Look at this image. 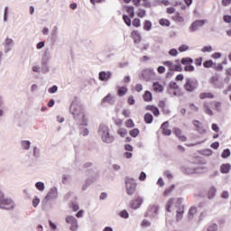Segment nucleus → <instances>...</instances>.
Wrapping results in <instances>:
<instances>
[{
  "label": "nucleus",
  "instance_id": "1",
  "mask_svg": "<svg viewBox=\"0 0 231 231\" xmlns=\"http://www.w3.org/2000/svg\"><path fill=\"white\" fill-rule=\"evenodd\" d=\"M181 203H183V199L181 198L170 199L165 206L167 212H171V208H172V207H175V208H177V221H180V219L183 217V214L185 213V206L181 205Z\"/></svg>",
  "mask_w": 231,
  "mask_h": 231
},
{
  "label": "nucleus",
  "instance_id": "2",
  "mask_svg": "<svg viewBox=\"0 0 231 231\" xmlns=\"http://www.w3.org/2000/svg\"><path fill=\"white\" fill-rule=\"evenodd\" d=\"M212 106L215 107V111L221 113V102L219 101H205L203 103V111L208 116H214Z\"/></svg>",
  "mask_w": 231,
  "mask_h": 231
},
{
  "label": "nucleus",
  "instance_id": "3",
  "mask_svg": "<svg viewBox=\"0 0 231 231\" xmlns=\"http://www.w3.org/2000/svg\"><path fill=\"white\" fill-rule=\"evenodd\" d=\"M98 133L106 143H112L115 137L109 134V127L106 125H100Z\"/></svg>",
  "mask_w": 231,
  "mask_h": 231
},
{
  "label": "nucleus",
  "instance_id": "4",
  "mask_svg": "<svg viewBox=\"0 0 231 231\" xmlns=\"http://www.w3.org/2000/svg\"><path fill=\"white\" fill-rule=\"evenodd\" d=\"M0 208L4 210H12L15 208V203L12 199L5 198V194L0 190Z\"/></svg>",
  "mask_w": 231,
  "mask_h": 231
},
{
  "label": "nucleus",
  "instance_id": "5",
  "mask_svg": "<svg viewBox=\"0 0 231 231\" xmlns=\"http://www.w3.org/2000/svg\"><path fill=\"white\" fill-rule=\"evenodd\" d=\"M163 66L168 67L169 71H183V68L181 67V62L180 60H176L174 61L166 60L162 62Z\"/></svg>",
  "mask_w": 231,
  "mask_h": 231
},
{
  "label": "nucleus",
  "instance_id": "6",
  "mask_svg": "<svg viewBox=\"0 0 231 231\" xmlns=\"http://www.w3.org/2000/svg\"><path fill=\"white\" fill-rule=\"evenodd\" d=\"M183 88L188 93H192L198 88V80L187 78Z\"/></svg>",
  "mask_w": 231,
  "mask_h": 231
},
{
  "label": "nucleus",
  "instance_id": "7",
  "mask_svg": "<svg viewBox=\"0 0 231 231\" xmlns=\"http://www.w3.org/2000/svg\"><path fill=\"white\" fill-rule=\"evenodd\" d=\"M125 185L128 196H133L136 192V182L133 179H126Z\"/></svg>",
  "mask_w": 231,
  "mask_h": 231
},
{
  "label": "nucleus",
  "instance_id": "8",
  "mask_svg": "<svg viewBox=\"0 0 231 231\" xmlns=\"http://www.w3.org/2000/svg\"><path fill=\"white\" fill-rule=\"evenodd\" d=\"M142 203H143V199L142 197H136L130 203V208L136 210L142 207Z\"/></svg>",
  "mask_w": 231,
  "mask_h": 231
},
{
  "label": "nucleus",
  "instance_id": "9",
  "mask_svg": "<svg viewBox=\"0 0 231 231\" xmlns=\"http://www.w3.org/2000/svg\"><path fill=\"white\" fill-rule=\"evenodd\" d=\"M84 109L82 108V106L80 105H75V104H72L70 106V113H72V115L74 116H79L80 115H82Z\"/></svg>",
  "mask_w": 231,
  "mask_h": 231
},
{
  "label": "nucleus",
  "instance_id": "10",
  "mask_svg": "<svg viewBox=\"0 0 231 231\" xmlns=\"http://www.w3.org/2000/svg\"><path fill=\"white\" fill-rule=\"evenodd\" d=\"M205 24V20H197L193 22L189 27V32H196V30H199Z\"/></svg>",
  "mask_w": 231,
  "mask_h": 231
},
{
  "label": "nucleus",
  "instance_id": "11",
  "mask_svg": "<svg viewBox=\"0 0 231 231\" xmlns=\"http://www.w3.org/2000/svg\"><path fill=\"white\" fill-rule=\"evenodd\" d=\"M161 129H162V134H164V136H171V134H172V131L169 129V121L164 122Z\"/></svg>",
  "mask_w": 231,
  "mask_h": 231
},
{
  "label": "nucleus",
  "instance_id": "12",
  "mask_svg": "<svg viewBox=\"0 0 231 231\" xmlns=\"http://www.w3.org/2000/svg\"><path fill=\"white\" fill-rule=\"evenodd\" d=\"M145 111H151L153 116H160V109H158L154 105H147L145 106Z\"/></svg>",
  "mask_w": 231,
  "mask_h": 231
},
{
  "label": "nucleus",
  "instance_id": "13",
  "mask_svg": "<svg viewBox=\"0 0 231 231\" xmlns=\"http://www.w3.org/2000/svg\"><path fill=\"white\" fill-rule=\"evenodd\" d=\"M131 37L135 44H140V42H142V35L138 31H133L131 32Z\"/></svg>",
  "mask_w": 231,
  "mask_h": 231
},
{
  "label": "nucleus",
  "instance_id": "14",
  "mask_svg": "<svg viewBox=\"0 0 231 231\" xmlns=\"http://www.w3.org/2000/svg\"><path fill=\"white\" fill-rule=\"evenodd\" d=\"M112 74L109 71H101L99 72V80L102 82H107L111 79Z\"/></svg>",
  "mask_w": 231,
  "mask_h": 231
},
{
  "label": "nucleus",
  "instance_id": "15",
  "mask_svg": "<svg viewBox=\"0 0 231 231\" xmlns=\"http://www.w3.org/2000/svg\"><path fill=\"white\" fill-rule=\"evenodd\" d=\"M173 133L180 142H187V136L183 135V132H181V129L174 128Z\"/></svg>",
  "mask_w": 231,
  "mask_h": 231
},
{
  "label": "nucleus",
  "instance_id": "16",
  "mask_svg": "<svg viewBox=\"0 0 231 231\" xmlns=\"http://www.w3.org/2000/svg\"><path fill=\"white\" fill-rule=\"evenodd\" d=\"M171 90L173 89V95L174 97H180V86H178V83L172 82L170 84Z\"/></svg>",
  "mask_w": 231,
  "mask_h": 231
},
{
  "label": "nucleus",
  "instance_id": "17",
  "mask_svg": "<svg viewBox=\"0 0 231 231\" xmlns=\"http://www.w3.org/2000/svg\"><path fill=\"white\" fill-rule=\"evenodd\" d=\"M199 98H200V100H205L206 98H216V96L211 93V92H202L199 94Z\"/></svg>",
  "mask_w": 231,
  "mask_h": 231
},
{
  "label": "nucleus",
  "instance_id": "18",
  "mask_svg": "<svg viewBox=\"0 0 231 231\" xmlns=\"http://www.w3.org/2000/svg\"><path fill=\"white\" fill-rule=\"evenodd\" d=\"M230 170H231L230 163H224L220 166V172L222 174H228V172H230Z\"/></svg>",
  "mask_w": 231,
  "mask_h": 231
},
{
  "label": "nucleus",
  "instance_id": "19",
  "mask_svg": "<svg viewBox=\"0 0 231 231\" xmlns=\"http://www.w3.org/2000/svg\"><path fill=\"white\" fill-rule=\"evenodd\" d=\"M152 89L155 93H162L163 85L160 84V82H154L152 84Z\"/></svg>",
  "mask_w": 231,
  "mask_h": 231
},
{
  "label": "nucleus",
  "instance_id": "20",
  "mask_svg": "<svg viewBox=\"0 0 231 231\" xmlns=\"http://www.w3.org/2000/svg\"><path fill=\"white\" fill-rule=\"evenodd\" d=\"M198 215V208L196 207H191L188 212V217L189 219H192L195 217V216Z\"/></svg>",
  "mask_w": 231,
  "mask_h": 231
},
{
  "label": "nucleus",
  "instance_id": "21",
  "mask_svg": "<svg viewBox=\"0 0 231 231\" xmlns=\"http://www.w3.org/2000/svg\"><path fill=\"white\" fill-rule=\"evenodd\" d=\"M216 192H217V189H216V187L209 188L207 193L208 199H212L213 198H215Z\"/></svg>",
  "mask_w": 231,
  "mask_h": 231
},
{
  "label": "nucleus",
  "instance_id": "22",
  "mask_svg": "<svg viewBox=\"0 0 231 231\" xmlns=\"http://www.w3.org/2000/svg\"><path fill=\"white\" fill-rule=\"evenodd\" d=\"M143 98L144 102H152V93H151L149 90H146L143 95Z\"/></svg>",
  "mask_w": 231,
  "mask_h": 231
},
{
  "label": "nucleus",
  "instance_id": "23",
  "mask_svg": "<svg viewBox=\"0 0 231 231\" xmlns=\"http://www.w3.org/2000/svg\"><path fill=\"white\" fill-rule=\"evenodd\" d=\"M127 91H129V89H127L126 87H118L117 88L118 97H125V95H127Z\"/></svg>",
  "mask_w": 231,
  "mask_h": 231
},
{
  "label": "nucleus",
  "instance_id": "24",
  "mask_svg": "<svg viewBox=\"0 0 231 231\" xmlns=\"http://www.w3.org/2000/svg\"><path fill=\"white\" fill-rule=\"evenodd\" d=\"M125 12L128 14V15L133 19L134 17V7L132 5H126L125 6Z\"/></svg>",
  "mask_w": 231,
  "mask_h": 231
},
{
  "label": "nucleus",
  "instance_id": "25",
  "mask_svg": "<svg viewBox=\"0 0 231 231\" xmlns=\"http://www.w3.org/2000/svg\"><path fill=\"white\" fill-rule=\"evenodd\" d=\"M171 19L176 23H183L185 21V18H183L180 13H177L175 15H173Z\"/></svg>",
  "mask_w": 231,
  "mask_h": 231
},
{
  "label": "nucleus",
  "instance_id": "26",
  "mask_svg": "<svg viewBox=\"0 0 231 231\" xmlns=\"http://www.w3.org/2000/svg\"><path fill=\"white\" fill-rule=\"evenodd\" d=\"M143 120L145 124H151L152 122H153L154 117L151 115V113H146L143 116Z\"/></svg>",
  "mask_w": 231,
  "mask_h": 231
},
{
  "label": "nucleus",
  "instance_id": "27",
  "mask_svg": "<svg viewBox=\"0 0 231 231\" xmlns=\"http://www.w3.org/2000/svg\"><path fill=\"white\" fill-rule=\"evenodd\" d=\"M152 28V23H151V21L149 20H145L143 23V30H145L146 32H150Z\"/></svg>",
  "mask_w": 231,
  "mask_h": 231
},
{
  "label": "nucleus",
  "instance_id": "28",
  "mask_svg": "<svg viewBox=\"0 0 231 231\" xmlns=\"http://www.w3.org/2000/svg\"><path fill=\"white\" fill-rule=\"evenodd\" d=\"M189 109L191 111V113H198V111H199V106L194 103H190L189 105Z\"/></svg>",
  "mask_w": 231,
  "mask_h": 231
},
{
  "label": "nucleus",
  "instance_id": "29",
  "mask_svg": "<svg viewBox=\"0 0 231 231\" xmlns=\"http://www.w3.org/2000/svg\"><path fill=\"white\" fill-rule=\"evenodd\" d=\"M113 102V96L108 94L102 99V104H111Z\"/></svg>",
  "mask_w": 231,
  "mask_h": 231
},
{
  "label": "nucleus",
  "instance_id": "30",
  "mask_svg": "<svg viewBox=\"0 0 231 231\" xmlns=\"http://www.w3.org/2000/svg\"><path fill=\"white\" fill-rule=\"evenodd\" d=\"M180 62L184 66H187L192 64V62H194V60H192V58H182Z\"/></svg>",
  "mask_w": 231,
  "mask_h": 231
},
{
  "label": "nucleus",
  "instance_id": "31",
  "mask_svg": "<svg viewBox=\"0 0 231 231\" xmlns=\"http://www.w3.org/2000/svg\"><path fill=\"white\" fill-rule=\"evenodd\" d=\"M230 149H225L223 150L222 153H221V158H223L224 160H226V158H230Z\"/></svg>",
  "mask_w": 231,
  "mask_h": 231
},
{
  "label": "nucleus",
  "instance_id": "32",
  "mask_svg": "<svg viewBox=\"0 0 231 231\" xmlns=\"http://www.w3.org/2000/svg\"><path fill=\"white\" fill-rule=\"evenodd\" d=\"M129 134L132 136V138H136V136L140 134V130L138 128H134L130 130Z\"/></svg>",
  "mask_w": 231,
  "mask_h": 231
},
{
  "label": "nucleus",
  "instance_id": "33",
  "mask_svg": "<svg viewBox=\"0 0 231 231\" xmlns=\"http://www.w3.org/2000/svg\"><path fill=\"white\" fill-rule=\"evenodd\" d=\"M147 15V12L144 9L139 8L137 11V17L143 19Z\"/></svg>",
  "mask_w": 231,
  "mask_h": 231
},
{
  "label": "nucleus",
  "instance_id": "34",
  "mask_svg": "<svg viewBox=\"0 0 231 231\" xmlns=\"http://www.w3.org/2000/svg\"><path fill=\"white\" fill-rule=\"evenodd\" d=\"M66 223H68L69 225H74V223L77 222V218H75V217L73 216H69L65 218Z\"/></svg>",
  "mask_w": 231,
  "mask_h": 231
},
{
  "label": "nucleus",
  "instance_id": "35",
  "mask_svg": "<svg viewBox=\"0 0 231 231\" xmlns=\"http://www.w3.org/2000/svg\"><path fill=\"white\" fill-rule=\"evenodd\" d=\"M117 134H119V136H121L122 138H125V136L127 135V129L119 128L117 130Z\"/></svg>",
  "mask_w": 231,
  "mask_h": 231
},
{
  "label": "nucleus",
  "instance_id": "36",
  "mask_svg": "<svg viewBox=\"0 0 231 231\" xmlns=\"http://www.w3.org/2000/svg\"><path fill=\"white\" fill-rule=\"evenodd\" d=\"M202 53H210L212 51H214V49L212 48L211 45H208V46H204L201 49Z\"/></svg>",
  "mask_w": 231,
  "mask_h": 231
},
{
  "label": "nucleus",
  "instance_id": "37",
  "mask_svg": "<svg viewBox=\"0 0 231 231\" xmlns=\"http://www.w3.org/2000/svg\"><path fill=\"white\" fill-rule=\"evenodd\" d=\"M159 24H161V26H171V21L165 18H162L159 21Z\"/></svg>",
  "mask_w": 231,
  "mask_h": 231
},
{
  "label": "nucleus",
  "instance_id": "38",
  "mask_svg": "<svg viewBox=\"0 0 231 231\" xmlns=\"http://www.w3.org/2000/svg\"><path fill=\"white\" fill-rule=\"evenodd\" d=\"M125 125L128 129H131V128L134 127V121H133V119H127L125 123Z\"/></svg>",
  "mask_w": 231,
  "mask_h": 231
},
{
  "label": "nucleus",
  "instance_id": "39",
  "mask_svg": "<svg viewBox=\"0 0 231 231\" xmlns=\"http://www.w3.org/2000/svg\"><path fill=\"white\" fill-rule=\"evenodd\" d=\"M132 24L134 26V28H140L142 26V22L139 18H134L132 22Z\"/></svg>",
  "mask_w": 231,
  "mask_h": 231
},
{
  "label": "nucleus",
  "instance_id": "40",
  "mask_svg": "<svg viewBox=\"0 0 231 231\" xmlns=\"http://www.w3.org/2000/svg\"><path fill=\"white\" fill-rule=\"evenodd\" d=\"M204 68H214V61L212 60H208L203 63Z\"/></svg>",
  "mask_w": 231,
  "mask_h": 231
},
{
  "label": "nucleus",
  "instance_id": "41",
  "mask_svg": "<svg viewBox=\"0 0 231 231\" xmlns=\"http://www.w3.org/2000/svg\"><path fill=\"white\" fill-rule=\"evenodd\" d=\"M175 185L172 184L170 188L166 189L164 191V196L167 198V196H169L171 194V192H172V190H174L175 189Z\"/></svg>",
  "mask_w": 231,
  "mask_h": 231
},
{
  "label": "nucleus",
  "instance_id": "42",
  "mask_svg": "<svg viewBox=\"0 0 231 231\" xmlns=\"http://www.w3.org/2000/svg\"><path fill=\"white\" fill-rule=\"evenodd\" d=\"M121 114L125 118H129V116H131V110L125 108L122 110Z\"/></svg>",
  "mask_w": 231,
  "mask_h": 231
},
{
  "label": "nucleus",
  "instance_id": "43",
  "mask_svg": "<svg viewBox=\"0 0 231 231\" xmlns=\"http://www.w3.org/2000/svg\"><path fill=\"white\" fill-rule=\"evenodd\" d=\"M123 20L127 26H131V18L127 14L123 15Z\"/></svg>",
  "mask_w": 231,
  "mask_h": 231
},
{
  "label": "nucleus",
  "instance_id": "44",
  "mask_svg": "<svg viewBox=\"0 0 231 231\" xmlns=\"http://www.w3.org/2000/svg\"><path fill=\"white\" fill-rule=\"evenodd\" d=\"M31 143L30 141H22V147L25 150L28 151L30 149Z\"/></svg>",
  "mask_w": 231,
  "mask_h": 231
},
{
  "label": "nucleus",
  "instance_id": "45",
  "mask_svg": "<svg viewBox=\"0 0 231 231\" xmlns=\"http://www.w3.org/2000/svg\"><path fill=\"white\" fill-rule=\"evenodd\" d=\"M120 217H123V219H127L129 217V213L127 210L124 209L119 213Z\"/></svg>",
  "mask_w": 231,
  "mask_h": 231
},
{
  "label": "nucleus",
  "instance_id": "46",
  "mask_svg": "<svg viewBox=\"0 0 231 231\" xmlns=\"http://www.w3.org/2000/svg\"><path fill=\"white\" fill-rule=\"evenodd\" d=\"M35 187L41 192H42L45 189L44 184L42 182H36Z\"/></svg>",
  "mask_w": 231,
  "mask_h": 231
},
{
  "label": "nucleus",
  "instance_id": "47",
  "mask_svg": "<svg viewBox=\"0 0 231 231\" xmlns=\"http://www.w3.org/2000/svg\"><path fill=\"white\" fill-rule=\"evenodd\" d=\"M203 64V57L195 59V66L199 67Z\"/></svg>",
  "mask_w": 231,
  "mask_h": 231
},
{
  "label": "nucleus",
  "instance_id": "48",
  "mask_svg": "<svg viewBox=\"0 0 231 231\" xmlns=\"http://www.w3.org/2000/svg\"><path fill=\"white\" fill-rule=\"evenodd\" d=\"M195 68L192 65H185L184 67V71H189V73H191L192 71H194Z\"/></svg>",
  "mask_w": 231,
  "mask_h": 231
},
{
  "label": "nucleus",
  "instance_id": "49",
  "mask_svg": "<svg viewBox=\"0 0 231 231\" xmlns=\"http://www.w3.org/2000/svg\"><path fill=\"white\" fill-rule=\"evenodd\" d=\"M127 104H128L129 106H134V104H135L134 97H133V96L128 97V98H127Z\"/></svg>",
  "mask_w": 231,
  "mask_h": 231
},
{
  "label": "nucleus",
  "instance_id": "50",
  "mask_svg": "<svg viewBox=\"0 0 231 231\" xmlns=\"http://www.w3.org/2000/svg\"><path fill=\"white\" fill-rule=\"evenodd\" d=\"M169 55H171V57H178V50L176 49L170 50Z\"/></svg>",
  "mask_w": 231,
  "mask_h": 231
},
{
  "label": "nucleus",
  "instance_id": "51",
  "mask_svg": "<svg viewBox=\"0 0 231 231\" xmlns=\"http://www.w3.org/2000/svg\"><path fill=\"white\" fill-rule=\"evenodd\" d=\"M158 107H160V109H163V108L167 107V103H165V101H163V100H161L158 103Z\"/></svg>",
  "mask_w": 231,
  "mask_h": 231
},
{
  "label": "nucleus",
  "instance_id": "52",
  "mask_svg": "<svg viewBox=\"0 0 231 231\" xmlns=\"http://www.w3.org/2000/svg\"><path fill=\"white\" fill-rule=\"evenodd\" d=\"M193 125H195V127L198 129V131H199L201 129V122L195 120L193 122Z\"/></svg>",
  "mask_w": 231,
  "mask_h": 231
},
{
  "label": "nucleus",
  "instance_id": "53",
  "mask_svg": "<svg viewBox=\"0 0 231 231\" xmlns=\"http://www.w3.org/2000/svg\"><path fill=\"white\" fill-rule=\"evenodd\" d=\"M78 228H79V222L78 221L76 223L70 225V230L71 231H77Z\"/></svg>",
  "mask_w": 231,
  "mask_h": 231
},
{
  "label": "nucleus",
  "instance_id": "54",
  "mask_svg": "<svg viewBox=\"0 0 231 231\" xmlns=\"http://www.w3.org/2000/svg\"><path fill=\"white\" fill-rule=\"evenodd\" d=\"M207 216H208V213L207 212V210L202 211L199 216V221H202V219H205V217H207Z\"/></svg>",
  "mask_w": 231,
  "mask_h": 231
},
{
  "label": "nucleus",
  "instance_id": "55",
  "mask_svg": "<svg viewBox=\"0 0 231 231\" xmlns=\"http://www.w3.org/2000/svg\"><path fill=\"white\" fill-rule=\"evenodd\" d=\"M39 203H41V199H39V198H35L32 199V207L37 208Z\"/></svg>",
  "mask_w": 231,
  "mask_h": 231
},
{
  "label": "nucleus",
  "instance_id": "56",
  "mask_svg": "<svg viewBox=\"0 0 231 231\" xmlns=\"http://www.w3.org/2000/svg\"><path fill=\"white\" fill-rule=\"evenodd\" d=\"M188 50H189V47L187 45H185V44L180 45L179 47V51H180V52L187 51Z\"/></svg>",
  "mask_w": 231,
  "mask_h": 231
},
{
  "label": "nucleus",
  "instance_id": "57",
  "mask_svg": "<svg viewBox=\"0 0 231 231\" xmlns=\"http://www.w3.org/2000/svg\"><path fill=\"white\" fill-rule=\"evenodd\" d=\"M143 2V6L144 8H151V2L149 0H142Z\"/></svg>",
  "mask_w": 231,
  "mask_h": 231
},
{
  "label": "nucleus",
  "instance_id": "58",
  "mask_svg": "<svg viewBox=\"0 0 231 231\" xmlns=\"http://www.w3.org/2000/svg\"><path fill=\"white\" fill-rule=\"evenodd\" d=\"M217 225L213 224L208 227V231H217Z\"/></svg>",
  "mask_w": 231,
  "mask_h": 231
},
{
  "label": "nucleus",
  "instance_id": "59",
  "mask_svg": "<svg viewBox=\"0 0 231 231\" xmlns=\"http://www.w3.org/2000/svg\"><path fill=\"white\" fill-rule=\"evenodd\" d=\"M175 12H176V8H174V7H168V8L166 9V13L169 14H174Z\"/></svg>",
  "mask_w": 231,
  "mask_h": 231
},
{
  "label": "nucleus",
  "instance_id": "60",
  "mask_svg": "<svg viewBox=\"0 0 231 231\" xmlns=\"http://www.w3.org/2000/svg\"><path fill=\"white\" fill-rule=\"evenodd\" d=\"M221 56H222L221 52H215L211 55V58L212 59H221Z\"/></svg>",
  "mask_w": 231,
  "mask_h": 231
},
{
  "label": "nucleus",
  "instance_id": "61",
  "mask_svg": "<svg viewBox=\"0 0 231 231\" xmlns=\"http://www.w3.org/2000/svg\"><path fill=\"white\" fill-rule=\"evenodd\" d=\"M223 21H224V23H231V16L230 15H224L223 16Z\"/></svg>",
  "mask_w": 231,
  "mask_h": 231
},
{
  "label": "nucleus",
  "instance_id": "62",
  "mask_svg": "<svg viewBox=\"0 0 231 231\" xmlns=\"http://www.w3.org/2000/svg\"><path fill=\"white\" fill-rule=\"evenodd\" d=\"M59 88L57 86H53L52 88H49V93H57Z\"/></svg>",
  "mask_w": 231,
  "mask_h": 231
},
{
  "label": "nucleus",
  "instance_id": "63",
  "mask_svg": "<svg viewBox=\"0 0 231 231\" xmlns=\"http://www.w3.org/2000/svg\"><path fill=\"white\" fill-rule=\"evenodd\" d=\"M164 176H166L168 180H172V173H171L170 171H164Z\"/></svg>",
  "mask_w": 231,
  "mask_h": 231
},
{
  "label": "nucleus",
  "instance_id": "64",
  "mask_svg": "<svg viewBox=\"0 0 231 231\" xmlns=\"http://www.w3.org/2000/svg\"><path fill=\"white\" fill-rule=\"evenodd\" d=\"M231 0H222V6H230Z\"/></svg>",
  "mask_w": 231,
  "mask_h": 231
}]
</instances>
